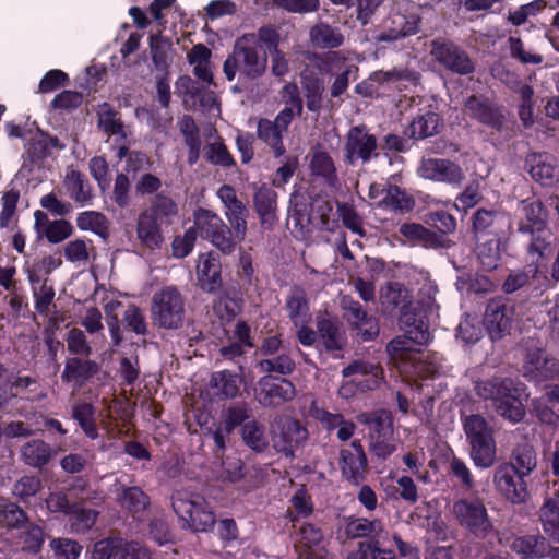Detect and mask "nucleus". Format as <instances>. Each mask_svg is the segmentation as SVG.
Returning a JSON list of instances; mask_svg holds the SVG:
<instances>
[{
    "mask_svg": "<svg viewBox=\"0 0 559 559\" xmlns=\"http://www.w3.org/2000/svg\"><path fill=\"white\" fill-rule=\"evenodd\" d=\"M252 207L258 216L262 230H273L280 222L278 217V194L267 186L252 185Z\"/></svg>",
    "mask_w": 559,
    "mask_h": 559,
    "instance_id": "f3484780",
    "label": "nucleus"
},
{
    "mask_svg": "<svg viewBox=\"0 0 559 559\" xmlns=\"http://www.w3.org/2000/svg\"><path fill=\"white\" fill-rule=\"evenodd\" d=\"M292 121L293 111L290 109H282L274 120L261 118L258 121L257 136L272 150L275 157H281L286 152L283 135Z\"/></svg>",
    "mask_w": 559,
    "mask_h": 559,
    "instance_id": "2eb2a0df",
    "label": "nucleus"
},
{
    "mask_svg": "<svg viewBox=\"0 0 559 559\" xmlns=\"http://www.w3.org/2000/svg\"><path fill=\"white\" fill-rule=\"evenodd\" d=\"M28 522L27 513L16 502L3 500L0 503V526L14 530L24 526Z\"/></svg>",
    "mask_w": 559,
    "mask_h": 559,
    "instance_id": "6e6d98bb",
    "label": "nucleus"
},
{
    "mask_svg": "<svg viewBox=\"0 0 559 559\" xmlns=\"http://www.w3.org/2000/svg\"><path fill=\"white\" fill-rule=\"evenodd\" d=\"M333 212L332 202L319 195L312 197L310 203V219L319 218L320 228L325 230H333L335 222H331V214Z\"/></svg>",
    "mask_w": 559,
    "mask_h": 559,
    "instance_id": "69168bd1",
    "label": "nucleus"
},
{
    "mask_svg": "<svg viewBox=\"0 0 559 559\" xmlns=\"http://www.w3.org/2000/svg\"><path fill=\"white\" fill-rule=\"evenodd\" d=\"M243 444L254 453L261 454L269 450L270 440L264 424L251 420L240 429Z\"/></svg>",
    "mask_w": 559,
    "mask_h": 559,
    "instance_id": "ea45409f",
    "label": "nucleus"
},
{
    "mask_svg": "<svg viewBox=\"0 0 559 559\" xmlns=\"http://www.w3.org/2000/svg\"><path fill=\"white\" fill-rule=\"evenodd\" d=\"M41 488V479L38 476L24 475L13 484L11 495L17 501L28 504Z\"/></svg>",
    "mask_w": 559,
    "mask_h": 559,
    "instance_id": "4d7b16f0",
    "label": "nucleus"
},
{
    "mask_svg": "<svg viewBox=\"0 0 559 559\" xmlns=\"http://www.w3.org/2000/svg\"><path fill=\"white\" fill-rule=\"evenodd\" d=\"M383 524L379 519L368 520L365 518L349 519L345 526L347 538L357 539L364 537H379L383 533Z\"/></svg>",
    "mask_w": 559,
    "mask_h": 559,
    "instance_id": "3c124183",
    "label": "nucleus"
},
{
    "mask_svg": "<svg viewBox=\"0 0 559 559\" xmlns=\"http://www.w3.org/2000/svg\"><path fill=\"white\" fill-rule=\"evenodd\" d=\"M340 307L343 311V319L362 341H371L379 335L377 319L368 314L362 305L349 295L341 297Z\"/></svg>",
    "mask_w": 559,
    "mask_h": 559,
    "instance_id": "4468645a",
    "label": "nucleus"
},
{
    "mask_svg": "<svg viewBox=\"0 0 559 559\" xmlns=\"http://www.w3.org/2000/svg\"><path fill=\"white\" fill-rule=\"evenodd\" d=\"M310 169L312 175L322 177L325 182L335 187L338 178L332 157L323 151L314 152L311 156Z\"/></svg>",
    "mask_w": 559,
    "mask_h": 559,
    "instance_id": "5fc2aeb1",
    "label": "nucleus"
},
{
    "mask_svg": "<svg viewBox=\"0 0 559 559\" xmlns=\"http://www.w3.org/2000/svg\"><path fill=\"white\" fill-rule=\"evenodd\" d=\"M63 187L68 197L81 206L92 204L94 192L91 183L83 173L73 166L67 168Z\"/></svg>",
    "mask_w": 559,
    "mask_h": 559,
    "instance_id": "cd10ccee",
    "label": "nucleus"
},
{
    "mask_svg": "<svg viewBox=\"0 0 559 559\" xmlns=\"http://www.w3.org/2000/svg\"><path fill=\"white\" fill-rule=\"evenodd\" d=\"M525 168L531 177L542 186H552L555 181V167L546 154L532 153L527 155Z\"/></svg>",
    "mask_w": 559,
    "mask_h": 559,
    "instance_id": "e433bc0d",
    "label": "nucleus"
},
{
    "mask_svg": "<svg viewBox=\"0 0 559 559\" xmlns=\"http://www.w3.org/2000/svg\"><path fill=\"white\" fill-rule=\"evenodd\" d=\"M503 463L513 465L516 472L527 477L537 467V453L530 443L518 444L512 450L510 461Z\"/></svg>",
    "mask_w": 559,
    "mask_h": 559,
    "instance_id": "de8ad7c7",
    "label": "nucleus"
},
{
    "mask_svg": "<svg viewBox=\"0 0 559 559\" xmlns=\"http://www.w3.org/2000/svg\"><path fill=\"white\" fill-rule=\"evenodd\" d=\"M217 198L224 204L225 217L235 238V246L245 240L248 231L249 210L237 197L236 190L230 185H223L218 188Z\"/></svg>",
    "mask_w": 559,
    "mask_h": 559,
    "instance_id": "f8f14e48",
    "label": "nucleus"
},
{
    "mask_svg": "<svg viewBox=\"0 0 559 559\" xmlns=\"http://www.w3.org/2000/svg\"><path fill=\"white\" fill-rule=\"evenodd\" d=\"M272 447L285 457L294 459L295 450L308 440L307 428L290 416L276 415L272 423Z\"/></svg>",
    "mask_w": 559,
    "mask_h": 559,
    "instance_id": "1a4fd4ad",
    "label": "nucleus"
},
{
    "mask_svg": "<svg viewBox=\"0 0 559 559\" xmlns=\"http://www.w3.org/2000/svg\"><path fill=\"white\" fill-rule=\"evenodd\" d=\"M317 330L319 345L325 352L334 354L345 348L347 344L346 334L336 320L326 317L317 318Z\"/></svg>",
    "mask_w": 559,
    "mask_h": 559,
    "instance_id": "a878e982",
    "label": "nucleus"
},
{
    "mask_svg": "<svg viewBox=\"0 0 559 559\" xmlns=\"http://www.w3.org/2000/svg\"><path fill=\"white\" fill-rule=\"evenodd\" d=\"M222 265L218 258L209 253L198 266V280L201 288L206 293H216L222 287Z\"/></svg>",
    "mask_w": 559,
    "mask_h": 559,
    "instance_id": "f704fd0d",
    "label": "nucleus"
},
{
    "mask_svg": "<svg viewBox=\"0 0 559 559\" xmlns=\"http://www.w3.org/2000/svg\"><path fill=\"white\" fill-rule=\"evenodd\" d=\"M258 368L264 373L290 374L296 364L288 354H280L275 357L263 359L258 362Z\"/></svg>",
    "mask_w": 559,
    "mask_h": 559,
    "instance_id": "338daca9",
    "label": "nucleus"
},
{
    "mask_svg": "<svg viewBox=\"0 0 559 559\" xmlns=\"http://www.w3.org/2000/svg\"><path fill=\"white\" fill-rule=\"evenodd\" d=\"M178 126L181 134L183 135L185 143L189 148L188 163L189 165H194L199 160L201 152L199 127L194 119L189 115H185L178 122Z\"/></svg>",
    "mask_w": 559,
    "mask_h": 559,
    "instance_id": "49530a36",
    "label": "nucleus"
},
{
    "mask_svg": "<svg viewBox=\"0 0 559 559\" xmlns=\"http://www.w3.org/2000/svg\"><path fill=\"white\" fill-rule=\"evenodd\" d=\"M526 476L516 472L511 464L501 463L492 472L496 491L512 504H522L530 499Z\"/></svg>",
    "mask_w": 559,
    "mask_h": 559,
    "instance_id": "9d476101",
    "label": "nucleus"
},
{
    "mask_svg": "<svg viewBox=\"0 0 559 559\" xmlns=\"http://www.w3.org/2000/svg\"><path fill=\"white\" fill-rule=\"evenodd\" d=\"M430 55L444 69L459 75H469L475 71V63L468 52L455 43L437 38L430 43Z\"/></svg>",
    "mask_w": 559,
    "mask_h": 559,
    "instance_id": "9b49d317",
    "label": "nucleus"
},
{
    "mask_svg": "<svg viewBox=\"0 0 559 559\" xmlns=\"http://www.w3.org/2000/svg\"><path fill=\"white\" fill-rule=\"evenodd\" d=\"M175 513L194 532H207L215 524V515L207 501L188 489H176L171 495Z\"/></svg>",
    "mask_w": 559,
    "mask_h": 559,
    "instance_id": "20e7f679",
    "label": "nucleus"
},
{
    "mask_svg": "<svg viewBox=\"0 0 559 559\" xmlns=\"http://www.w3.org/2000/svg\"><path fill=\"white\" fill-rule=\"evenodd\" d=\"M151 313L154 325L177 330L183 324L185 298L176 287H163L153 295Z\"/></svg>",
    "mask_w": 559,
    "mask_h": 559,
    "instance_id": "0eeeda50",
    "label": "nucleus"
},
{
    "mask_svg": "<svg viewBox=\"0 0 559 559\" xmlns=\"http://www.w3.org/2000/svg\"><path fill=\"white\" fill-rule=\"evenodd\" d=\"M311 44L319 49L338 48L344 43V35L337 27L328 23L313 25L309 33Z\"/></svg>",
    "mask_w": 559,
    "mask_h": 559,
    "instance_id": "79ce46f5",
    "label": "nucleus"
},
{
    "mask_svg": "<svg viewBox=\"0 0 559 559\" xmlns=\"http://www.w3.org/2000/svg\"><path fill=\"white\" fill-rule=\"evenodd\" d=\"M399 324L405 333L394 337L388 343V355L401 370L406 371L409 365L420 372L425 371L420 349L416 348V346H423L429 342L430 332L428 323L421 312H417L411 304L401 310ZM426 371L433 374L438 371V366L431 364Z\"/></svg>",
    "mask_w": 559,
    "mask_h": 559,
    "instance_id": "f257e3e1",
    "label": "nucleus"
},
{
    "mask_svg": "<svg viewBox=\"0 0 559 559\" xmlns=\"http://www.w3.org/2000/svg\"><path fill=\"white\" fill-rule=\"evenodd\" d=\"M464 112L472 119L496 130L504 124V115L499 106L483 95H472L464 102Z\"/></svg>",
    "mask_w": 559,
    "mask_h": 559,
    "instance_id": "4be33fe9",
    "label": "nucleus"
},
{
    "mask_svg": "<svg viewBox=\"0 0 559 559\" xmlns=\"http://www.w3.org/2000/svg\"><path fill=\"white\" fill-rule=\"evenodd\" d=\"M254 420L252 406L245 401L231 403L222 411L221 421L226 425L227 430H235Z\"/></svg>",
    "mask_w": 559,
    "mask_h": 559,
    "instance_id": "37998d69",
    "label": "nucleus"
},
{
    "mask_svg": "<svg viewBox=\"0 0 559 559\" xmlns=\"http://www.w3.org/2000/svg\"><path fill=\"white\" fill-rule=\"evenodd\" d=\"M399 231L408 241L426 249H449L453 246V241L448 237L418 223H404L400 226Z\"/></svg>",
    "mask_w": 559,
    "mask_h": 559,
    "instance_id": "b1692460",
    "label": "nucleus"
},
{
    "mask_svg": "<svg viewBox=\"0 0 559 559\" xmlns=\"http://www.w3.org/2000/svg\"><path fill=\"white\" fill-rule=\"evenodd\" d=\"M97 129L105 135L116 136V141H126L130 134L121 120L120 114L109 103L99 104L96 108Z\"/></svg>",
    "mask_w": 559,
    "mask_h": 559,
    "instance_id": "bb28decb",
    "label": "nucleus"
},
{
    "mask_svg": "<svg viewBox=\"0 0 559 559\" xmlns=\"http://www.w3.org/2000/svg\"><path fill=\"white\" fill-rule=\"evenodd\" d=\"M511 228V222L507 214L499 210L478 209L472 216V231L477 240L487 239L496 243V251L488 261L483 260V264L489 269L497 266L498 247L501 239Z\"/></svg>",
    "mask_w": 559,
    "mask_h": 559,
    "instance_id": "423d86ee",
    "label": "nucleus"
},
{
    "mask_svg": "<svg viewBox=\"0 0 559 559\" xmlns=\"http://www.w3.org/2000/svg\"><path fill=\"white\" fill-rule=\"evenodd\" d=\"M239 373L229 370L214 372L210 380L212 389L216 390V394L223 397H235L239 393L241 383L242 365L237 361Z\"/></svg>",
    "mask_w": 559,
    "mask_h": 559,
    "instance_id": "4c0bfd02",
    "label": "nucleus"
},
{
    "mask_svg": "<svg viewBox=\"0 0 559 559\" xmlns=\"http://www.w3.org/2000/svg\"><path fill=\"white\" fill-rule=\"evenodd\" d=\"M451 514L456 524L475 538L485 539L495 530L485 500L480 497H463L454 500Z\"/></svg>",
    "mask_w": 559,
    "mask_h": 559,
    "instance_id": "39448f33",
    "label": "nucleus"
},
{
    "mask_svg": "<svg viewBox=\"0 0 559 559\" xmlns=\"http://www.w3.org/2000/svg\"><path fill=\"white\" fill-rule=\"evenodd\" d=\"M51 148L62 150L63 145L58 138L49 136L46 133H39L32 138L26 146L25 158L32 164L39 165L51 155Z\"/></svg>",
    "mask_w": 559,
    "mask_h": 559,
    "instance_id": "c9c22d12",
    "label": "nucleus"
},
{
    "mask_svg": "<svg viewBox=\"0 0 559 559\" xmlns=\"http://www.w3.org/2000/svg\"><path fill=\"white\" fill-rule=\"evenodd\" d=\"M53 451L49 443L40 439H33L20 448L21 461L31 467L41 468L52 459Z\"/></svg>",
    "mask_w": 559,
    "mask_h": 559,
    "instance_id": "473e14b6",
    "label": "nucleus"
},
{
    "mask_svg": "<svg viewBox=\"0 0 559 559\" xmlns=\"http://www.w3.org/2000/svg\"><path fill=\"white\" fill-rule=\"evenodd\" d=\"M417 171L424 179L451 186H460L465 179L462 167L447 158H423Z\"/></svg>",
    "mask_w": 559,
    "mask_h": 559,
    "instance_id": "a211bd4d",
    "label": "nucleus"
},
{
    "mask_svg": "<svg viewBox=\"0 0 559 559\" xmlns=\"http://www.w3.org/2000/svg\"><path fill=\"white\" fill-rule=\"evenodd\" d=\"M94 416L95 407L91 403H78L72 407V418L78 421L86 437L92 440L98 438V428Z\"/></svg>",
    "mask_w": 559,
    "mask_h": 559,
    "instance_id": "13d9d810",
    "label": "nucleus"
},
{
    "mask_svg": "<svg viewBox=\"0 0 559 559\" xmlns=\"http://www.w3.org/2000/svg\"><path fill=\"white\" fill-rule=\"evenodd\" d=\"M312 197L306 191L296 190L290 194L288 214L295 221L296 227H300V231L304 228V218L309 223L310 217L308 206H310Z\"/></svg>",
    "mask_w": 559,
    "mask_h": 559,
    "instance_id": "bf43d9fd",
    "label": "nucleus"
},
{
    "mask_svg": "<svg viewBox=\"0 0 559 559\" xmlns=\"http://www.w3.org/2000/svg\"><path fill=\"white\" fill-rule=\"evenodd\" d=\"M117 501L133 515L143 513L150 506L148 496L138 486L120 485L117 489Z\"/></svg>",
    "mask_w": 559,
    "mask_h": 559,
    "instance_id": "58836bf2",
    "label": "nucleus"
},
{
    "mask_svg": "<svg viewBox=\"0 0 559 559\" xmlns=\"http://www.w3.org/2000/svg\"><path fill=\"white\" fill-rule=\"evenodd\" d=\"M342 376L344 378L353 377L350 380H353L360 392L364 393L380 386L383 378V369L378 364L355 360L342 370Z\"/></svg>",
    "mask_w": 559,
    "mask_h": 559,
    "instance_id": "5701e85b",
    "label": "nucleus"
},
{
    "mask_svg": "<svg viewBox=\"0 0 559 559\" xmlns=\"http://www.w3.org/2000/svg\"><path fill=\"white\" fill-rule=\"evenodd\" d=\"M518 217V231L526 234L538 228L548 227V211L538 199H525L520 202Z\"/></svg>",
    "mask_w": 559,
    "mask_h": 559,
    "instance_id": "393cba45",
    "label": "nucleus"
},
{
    "mask_svg": "<svg viewBox=\"0 0 559 559\" xmlns=\"http://www.w3.org/2000/svg\"><path fill=\"white\" fill-rule=\"evenodd\" d=\"M523 374L536 382L555 380L559 377V360L544 348H527L523 360Z\"/></svg>",
    "mask_w": 559,
    "mask_h": 559,
    "instance_id": "dca6fc26",
    "label": "nucleus"
},
{
    "mask_svg": "<svg viewBox=\"0 0 559 559\" xmlns=\"http://www.w3.org/2000/svg\"><path fill=\"white\" fill-rule=\"evenodd\" d=\"M300 85L308 110L319 112L322 108L323 93L325 90L323 79L311 70L310 66H306L300 72Z\"/></svg>",
    "mask_w": 559,
    "mask_h": 559,
    "instance_id": "c756f323",
    "label": "nucleus"
},
{
    "mask_svg": "<svg viewBox=\"0 0 559 559\" xmlns=\"http://www.w3.org/2000/svg\"><path fill=\"white\" fill-rule=\"evenodd\" d=\"M543 530L554 542H559V506L545 501L539 509Z\"/></svg>",
    "mask_w": 559,
    "mask_h": 559,
    "instance_id": "0e129e2a",
    "label": "nucleus"
},
{
    "mask_svg": "<svg viewBox=\"0 0 559 559\" xmlns=\"http://www.w3.org/2000/svg\"><path fill=\"white\" fill-rule=\"evenodd\" d=\"M384 195L379 202V206L393 211L409 212L415 205V201L404 190L395 185H388L382 189Z\"/></svg>",
    "mask_w": 559,
    "mask_h": 559,
    "instance_id": "603ef678",
    "label": "nucleus"
},
{
    "mask_svg": "<svg viewBox=\"0 0 559 559\" xmlns=\"http://www.w3.org/2000/svg\"><path fill=\"white\" fill-rule=\"evenodd\" d=\"M295 396V385L285 378L265 376L259 381L257 399L263 407L280 406Z\"/></svg>",
    "mask_w": 559,
    "mask_h": 559,
    "instance_id": "412c9836",
    "label": "nucleus"
},
{
    "mask_svg": "<svg viewBox=\"0 0 559 559\" xmlns=\"http://www.w3.org/2000/svg\"><path fill=\"white\" fill-rule=\"evenodd\" d=\"M469 444V456L476 467L490 468L497 460V445L493 437L477 440Z\"/></svg>",
    "mask_w": 559,
    "mask_h": 559,
    "instance_id": "a18cd8bd",
    "label": "nucleus"
},
{
    "mask_svg": "<svg viewBox=\"0 0 559 559\" xmlns=\"http://www.w3.org/2000/svg\"><path fill=\"white\" fill-rule=\"evenodd\" d=\"M323 546H326V539L321 527L312 523H301L294 543V551L296 555Z\"/></svg>",
    "mask_w": 559,
    "mask_h": 559,
    "instance_id": "a19ab883",
    "label": "nucleus"
},
{
    "mask_svg": "<svg viewBox=\"0 0 559 559\" xmlns=\"http://www.w3.org/2000/svg\"><path fill=\"white\" fill-rule=\"evenodd\" d=\"M99 370V366L94 360L82 359L80 357L69 358L66 361L61 380L66 383L74 382L82 386L88 379L94 377Z\"/></svg>",
    "mask_w": 559,
    "mask_h": 559,
    "instance_id": "2f4dec72",
    "label": "nucleus"
},
{
    "mask_svg": "<svg viewBox=\"0 0 559 559\" xmlns=\"http://www.w3.org/2000/svg\"><path fill=\"white\" fill-rule=\"evenodd\" d=\"M463 428L468 443L493 437L492 427L478 414L466 416L463 420Z\"/></svg>",
    "mask_w": 559,
    "mask_h": 559,
    "instance_id": "e2e57ef3",
    "label": "nucleus"
},
{
    "mask_svg": "<svg viewBox=\"0 0 559 559\" xmlns=\"http://www.w3.org/2000/svg\"><path fill=\"white\" fill-rule=\"evenodd\" d=\"M513 317L514 306L503 298H495L488 301L483 324L491 340H500L510 331Z\"/></svg>",
    "mask_w": 559,
    "mask_h": 559,
    "instance_id": "6ab92c4d",
    "label": "nucleus"
},
{
    "mask_svg": "<svg viewBox=\"0 0 559 559\" xmlns=\"http://www.w3.org/2000/svg\"><path fill=\"white\" fill-rule=\"evenodd\" d=\"M538 274L539 269L536 264H531L525 270L512 271L503 282L502 290L506 294H512L531 285L532 281L537 278Z\"/></svg>",
    "mask_w": 559,
    "mask_h": 559,
    "instance_id": "052dcab7",
    "label": "nucleus"
},
{
    "mask_svg": "<svg viewBox=\"0 0 559 559\" xmlns=\"http://www.w3.org/2000/svg\"><path fill=\"white\" fill-rule=\"evenodd\" d=\"M288 318L295 326L304 324L309 318V302L306 293L300 287H294L286 299Z\"/></svg>",
    "mask_w": 559,
    "mask_h": 559,
    "instance_id": "8fccbe9b",
    "label": "nucleus"
},
{
    "mask_svg": "<svg viewBox=\"0 0 559 559\" xmlns=\"http://www.w3.org/2000/svg\"><path fill=\"white\" fill-rule=\"evenodd\" d=\"M76 226L81 230H90L103 239L109 236V222L107 217L97 211L81 212L76 216Z\"/></svg>",
    "mask_w": 559,
    "mask_h": 559,
    "instance_id": "864d4df0",
    "label": "nucleus"
},
{
    "mask_svg": "<svg viewBox=\"0 0 559 559\" xmlns=\"http://www.w3.org/2000/svg\"><path fill=\"white\" fill-rule=\"evenodd\" d=\"M520 385L521 383L512 378L493 376L476 381L474 390L478 397L491 402V406L499 416L512 424H518L526 414L521 401Z\"/></svg>",
    "mask_w": 559,
    "mask_h": 559,
    "instance_id": "f03ea898",
    "label": "nucleus"
},
{
    "mask_svg": "<svg viewBox=\"0 0 559 559\" xmlns=\"http://www.w3.org/2000/svg\"><path fill=\"white\" fill-rule=\"evenodd\" d=\"M173 44L170 39L164 37L160 33L151 35L150 49L155 69L162 72H169L168 68L173 61Z\"/></svg>",
    "mask_w": 559,
    "mask_h": 559,
    "instance_id": "09e8293b",
    "label": "nucleus"
},
{
    "mask_svg": "<svg viewBox=\"0 0 559 559\" xmlns=\"http://www.w3.org/2000/svg\"><path fill=\"white\" fill-rule=\"evenodd\" d=\"M193 223L199 236L211 242L221 253L230 255L235 252V238L228 225L212 210L199 207L193 212Z\"/></svg>",
    "mask_w": 559,
    "mask_h": 559,
    "instance_id": "6e6552de",
    "label": "nucleus"
},
{
    "mask_svg": "<svg viewBox=\"0 0 559 559\" xmlns=\"http://www.w3.org/2000/svg\"><path fill=\"white\" fill-rule=\"evenodd\" d=\"M383 304L403 310L412 304L407 288L401 283H389L382 296Z\"/></svg>",
    "mask_w": 559,
    "mask_h": 559,
    "instance_id": "774afa93",
    "label": "nucleus"
},
{
    "mask_svg": "<svg viewBox=\"0 0 559 559\" xmlns=\"http://www.w3.org/2000/svg\"><path fill=\"white\" fill-rule=\"evenodd\" d=\"M340 468L342 476L352 485L359 486L366 479L368 459L359 440L340 451Z\"/></svg>",
    "mask_w": 559,
    "mask_h": 559,
    "instance_id": "aec40b11",
    "label": "nucleus"
},
{
    "mask_svg": "<svg viewBox=\"0 0 559 559\" xmlns=\"http://www.w3.org/2000/svg\"><path fill=\"white\" fill-rule=\"evenodd\" d=\"M145 212L160 223H170L178 213V206L171 198L159 193L152 199L151 206Z\"/></svg>",
    "mask_w": 559,
    "mask_h": 559,
    "instance_id": "680f3d73",
    "label": "nucleus"
},
{
    "mask_svg": "<svg viewBox=\"0 0 559 559\" xmlns=\"http://www.w3.org/2000/svg\"><path fill=\"white\" fill-rule=\"evenodd\" d=\"M160 222L151 217L147 212H142L138 217L136 235L140 242L150 250L159 249L164 237L160 231Z\"/></svg>",
    "mask_w": 559,
    "mask_h": 559,
    "instance_id": "72a5a7b5",
    "label": "nucleus"
},
{
    "mask_svg": "<svg viewBox=\"0 0 559 559\" xmlns=\"http://www.w3.org/2000/svg\"><path fill=\"white\" fill-rule=\"evenodd\" d=\"M266 68V52H259L252 35H242L236 39L231 53L223 64V72L228 81H234L239 73V80L247 83L261 78Z\"/></svg>",
    "mask_w": 559,
    "mask_h": 559,
    "instance_id": "7ed1b4c3",
    "label": "nucleus"
},
{
    "mask_svg": "<svg viewBox=\"0 0 559 559\" xmlns=\"http://www.w3.org/2000/svg\"><path fill=\"white\" fill-rule=\"evenodd\" d=\"M377 148V138L368 132L367 127L354 126L345 136L344 160L349 165H354L357 160L364 164L369 163L372 157L378 156Z\"/></svg>",
    "mask_w": 559,
    "mask_h": 559,
    "instance_id": "ddd939ff",
    "label": "nucleus"
},
{
    "mask_svg": "<svg viewBox=\"0 0 559 559\" xmlns=\"http://www.w3.org/2000/svg\"><path fill=\"white\" fill-rule=\"evenodd\" d=\"M510 548L523 559H543L551 557L554 547H550L546 537L542 535H524L514 537Z\"/></svg>",
    "mask_w": 559,
    "mask_h": 559,
    "instance_id": "c85d7f7f",
    "label": "nucleus"
},
{
    "mask_svg": "<svg viewBox=\"0 0 559 559\" xmlns=\"http://www.w3.org/2000/svg\"><path fill=\"white\" fill-rule=\"evenodd\" d=\"M360 420L369 426V439L391 438L393 435L392 415L385 409L362 414Z\"/></svg>",
    "mask_w": 559,
    "mask_h": 559,
    "instance_id": "c03bdc74",
    "label": "nucleus"
},
{
    "mask_svg": "<svg viewBox=\"0 0 559 559\" xmlns=\"http://www.w3.org/2000/svg\"><path fill=\"white\" fill-rule=\"evenodd\" d=\"M443 129V119L433 111L417 115L406 127L404 134L408 139L424 140L437 135Z\"/></svg>",
    "mask_w": 559,
    "mask_h": 559,
    "instance_id": "7c9ffc66",
    "label": "nucleus"
}]
</instances>
